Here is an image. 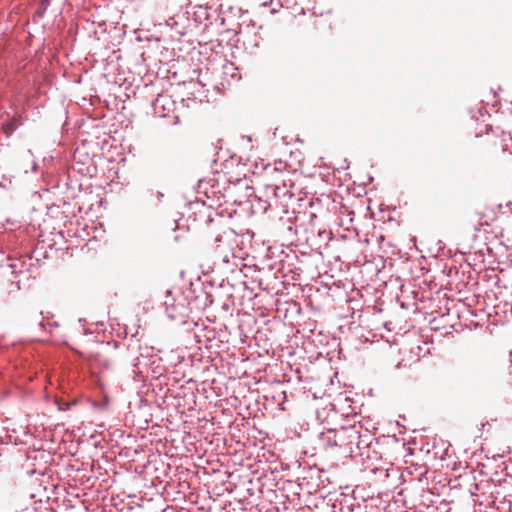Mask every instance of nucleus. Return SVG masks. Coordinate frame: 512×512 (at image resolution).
Wrapping results in <instances>:
<instances>
[{
	"mask_svg": "<svg viewBox=\"0 0 512 512\" xmlns=\"http://www.w3.org/2000/svg\"><path fill=\"white\" fill-rule=\"evenodd\" d=\"M68 407H69V403H65V405H63V407H60V410H63L64 408L68 409Z\"/></svg>",
	"mask_w": 512,
	"mask_h": 512,
	"instance_id": "5",
	"label": "nucleus"
},
{
	"mask_svg": "<svg viewBox=\"0 0 512 512\" xmlns=\"http://www.w3.org/2000/svg\"><path fill=\"white\" fill-rule=\"evenodd\" d=\"M21 125L20 116L13 117L9 122L2 125V130L5 134H12L18 126Z\"/></svg>",
	"mask_w": 512,
	"mask_h": 512,
	"instance_id": "1",
	"label": "nucleus"
},
{
	"mask_svg": "<svg viewBox=\"0 0 512 512\" xmlns=\"http://www.w3.org/2000/svg\"><path fill=\"white\" fill-rule=\"evenodd\" d=\"M68 407H69V403H65V405H63V407H60V410H63L64 408L68 409Z\"/></svg>",
	"mask_w": 512,
	"mask_h": 512,
	"instance_id": "3",
	"label": "nucleus"
},
{
	"mask_svg": "<svg viewBox=\"0 0 512 512\" xmlns=\"http://www.w3.org/2000/svg\"><path fill=\"white\" fill-rule=\"evenodd\" d=\"M68 407H69V403H65V405H63V407H60V410H63L64 408L68 409Z\"/></svg>",
	"mask_w": 512,
	"mask_h": 512,
	"instance_id": "4",
	"label": "nucleus"
},
{
	"mask_svg": "<svg viewBox=\"0 0 512 512\" xmlns=\"http://www.w3.org/2000/svg\"><path fill=\"white\" fill-rule=\"evenodd\" d=\"M98 357H99V353H96L95 355L90 354V355L88 356V359H89V360L99 361Z\"/></svg>",
	"mask_w": 512,
	"mask_h": 512,
	"instance_id": "2",
	"label": "nucleus"
}]
</instances>
